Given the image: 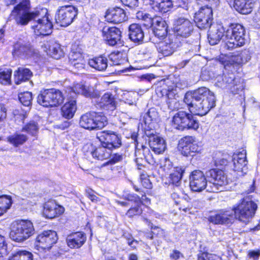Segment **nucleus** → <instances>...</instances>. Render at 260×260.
Returning <instances> with one entry per match:
<instances>
[{
    "label": "nucleus",
    "mask_w": 260,
    "mask_h": 260,
    "mask_svg": "<svg viewBox=\"0 0 260 260\" xmlns=\"http://www.w3.org/2000/svg\"><path fill=\"white\" fill-rule=\"evenodd\" d=\"M224 32H225V41L223 45L224 49L232 50L245 45V29L242 25L238 23L231 24L225 31L222 27L217 25L210 28L208 34L210 44L214 45L218 44L223 37Z\"/></svg>",
    "instance_id": "f257e3e1"
},
{
    "label": "nucleus",
    "mask_w": 260,
    "mask_h": 260,
    "mask_svg": "<svg viewBox=\"0 0 260 260\" xmlns=\"http://www.w3.org/2000/svg\"><path fill=\"white\" fill-rule=\"evenodd\" d=\"M183 102L188 106L189 112L204 115L215 106L216 99L213 92L202 87L192 93H186Z\"/></svg>",
    "instance_id": "f03ea898"
},
{
    "label": "nucleus",
    "mask_w": 260,
    "mask_h": 260,
    "mask_svg": "<svg viewBox=\"0 0 260 260\" xmlns=\"http://www.w3.org/2000/svg\"><path fill=\"white\" fill-rule=\"evenodd\" d=\"M26 23L18 24V25H26L29 21L32 20L31 28L37 36H46L52 32L53 25L49 19L47 9L36 10L26 15Z\"/></svg>",
    "instance_id": "7ed1b4c3"
},
{
    "label": "nucleus",
    "mask_w": 260,
    "mask_h": 260,
    "mask_svg": "<svg viewBox=\"0 0 260 260\" xmlns=\"http://www.w3.org/2000/svg\"><path fill=\"white\" fill-rule=\"evenodd\" d=\"M172 125L176 129L197 130L199 127V122L192 113L179 110L173 116Z\"/></svg>",
    "instance_id": "20e7f679"
},
{
    "label": "nucleus",
    "mask_w": 260,
    "mask_h": 260,
    "mask_svg": "<svg viewBox=\"0 0 260 260\" xmlns=\"http://www.w3.org/2000/svg\"><path fill=\"white\" fill-rule=\"evenodd\" d=\"M34 231V225L30 221H16L12 224L10 237L16 242H23L32 236Z\"/></svg>",
    "instance_id": "39448f33"
},
{
    "label": "nucleus",
    "mask_w": 260,
    "mask_h": 260,
    "mask_svg": "<svg viewBox=\"0 0 260 260\" xmlns=\"http://www.w3.org/2000/svg\"><path fill=\"white\" fill-rule=\"evenodd\" d=\"M107 124V118L102 113L87 112L82 115L79 120L80 126L89 130L102 129Z\"/></svg>",
    "instance_id": "423d86ee"
},
{
    "label": "nucleus",
    "mask_w": 260,
    "mask_h": 260,
    "mask_svg": "<svg viewBox=\"0 0 260 260\" xmlns=\"http://www.w3.org/2000/svg\"><path fill=\"white\" fill-rule=\"evenodd\" d=\"M256 209V204L248 198H245L233 208L232 211L236 218L246 223L253 217Z\"/></svg>",
    "instance_id": "0eeeda50"
},
{
    "label": "nucleus",
    "mask_w": 260,
    "mask_h": 260,
    "mask_svg": "<svg viewBox=\"0 0 260 260\" xmlns=\"http://www.w3.org/2000/svg\"><path fill=\"white\" fill-rule=\"evenodd\" d=\"M62 92L54 88L41 91L37 98L38 103L45 107H53L61 104L64 101Z\"/></svg>",
    "instance_id": "6e6552de"
},
{
    "label": "nucleus",
    "mask_w": 260,
    "mask_h": 260,
    "mask_svg": "<svg viewBox=\"0 0 260 260\" xmlns=\"http://www.w3.org/2000/svg\"><path fill=\"white\" fill-rule=\"evenodd\" d=\"M210 188H207L209 192H218L220 187L228 183L227 177L221 169H212L206 172Z\"/></svg>",
    "instance_id": "1a4fd4ad"
},
{
    "label": "nucleus",
    "mask_w": 260,
    "mask_h": 260,
    "mask_svg": "<svg viewBox=\"0 0 260 260\" xmlns=\"http://www.w3.org/2000/svg\"><path fill=\"white\" fill-rule=\"evenodd\" d=\"M160 168L165 172L170 173V180L173 185L179 187L181 184V179L185 168L183 166L173 167V162L167 157L162 158L160 161Z\"/></svg>",
    "instance_id": "9d476101"
},
{
    "label": "nucleus",
    "mask_w": 260,
    "mask_h": 260,
    "mask_svg": "<svg viewBox=\"0 0 260 260\" xmlns=\"http://www.w3.org/2000/svg\"><path fill=\"white\" fill-rule=\"evenodd\" d=\"M7 5H15L18 3L14 7L12 13L15 16V21L18 24L26 23V14L30 9V2L29 0H6Z\"/></svg>",
    "instance_id": "9b49d317"
},
{
    "label": "nucleus",
    "mask_w": 260,
    "mask_h": 260,
    "mask_svg": "<svg viewBox=\"0 0 260 260\" xmlns=\"http://www.w3.org/2000/svg\"><path fill=\"white\" fill-rule=\"evenodd\" d=\"M77 14V8L73 6L60 7L56 14V22L61 26H67L72 23Z\"/></svg>",
    "instance_id": "f8f14e48"
},
{
    "label": "nucleus",
    "mask_w": 260,
    "mask_h": 260,
    "mask_svg": "<svg viewBox=\"0 0 260 260\" xmlns=\"http://www.w3.org/2000/svg\"><path fill=\"white\" fill-rule=\"evenodd\" d=\"M194 21L196 25L201 29L210 28L213 22V11L211 6L207 5L202 7L195 13Z\"/></svg>",
    "instance_id": "ddd939ff"
},
{
    "label": "nucleus",
    "mask_w": 260,
    "mask_h": 260,
    "mask_svg": "<svg viewBox=\"0 0 260 260\" xmlns=\"http://www.w3.org/2000/svg\"><path fill=\"white\" fill-rule=\"evenodd\" d=\"M12 54L14 56L22 58L38 57L39 55L38 50L30 43L20 39L14 43Z\"/></svg>",
    "instance_id": "4468645a"
},
{
    "label": "nucleus",
    "mask_w": 260,
    "mask_h": 260,
    "mask_svg": "<svg viewBox=\"0 0 260 260\" xmlns=\"http://www.w3.org/2000/svg\"><path fill=\"white\" fill-rule=\"evenodd\" d=\"M193 24L188 19L181 17L176 21L174 31L177 40L189 37L193 32Z\"/></svg>",
    "instance_id": "2eb2a0df"
},
{
    "label": "nucleus",
    "mask_w": 260,
    "mask_h": 260,
    "mask_svg": "<svg viewBox=\"0 0 260 260\" xmlns=\"http://www.w3.org/2000/svg\"><path fill=\"white\" fill-rule=\"evenodd\" d=\"M208 182L206 174L200 170H194L189 175V186L193 191L201 192L206 187L210 188Z\"/></svg>",
    "instance_id": "dca6fc26"
},
{
    "label": "nucleus",
    "mask_w": 260,
    "mask_h": 260,
    "mask_svg": "<svg viewBox=\"0 0 260 260\" xmlns=\"http://www.w3.org/2000/svg\"><path fill=\"white\" fill-rule=\"evenodd\" d=\"M96 137L101 144L105 145L111 150L119 148L121 145L120 137L116 133L111 131L100 132L97 134Z\"/></svg>",
    "instance_id": "f3484780"
},
{
    "label": "nucleus",
    "mask_w": 260,
    "mask_h": 260,
    "mask_svg": "<svg viewBox=\"0 0 260 260\" xmlns=\"http://www.w3.org/2000/svg\"><path fill=\"white\" fill-rule=\"evenodd\" d=\"M179 149L181 153L185 156H193L200 150L194 137L187 136L181 138L179 142Z\"/></svg>",
    "instance_id": "a211bd4d"
},
{
    "label": "nucleus",
    "mask_w": 260,
    "mask_h": 260,
    "mask_svg": "<svg viewBox=\"0 0 260 260\" xmlns=\"http://www.w3.org/2000/svg\"><path fill=\"white\" fill-rule=\"evenodd\" d=\"M180 43L177 42L175 36L169 35L157 44V49L159 53L164 56H168L177 50Z\"/></svg>",
    "instance_id": "6ab92c4d"
},
{
    "label": "nucleus",
    "mask_w": 260,
    "mask_h": 260,
    "mask_svg": "<svg viewBox=\"0 0 260 260\" xmlns=\"http://www.w3.org/2000/svg\"><path fill=\"white\" fill-rule=\"evenodd\" d=\"M58 237L54 231H45L40 234L36 239L37 246L43 249H50L56 243Z\"/></svg>",
    "instance_id": "aec40b11"
},
{
    "label": "nucleus",
    "mask_w": 260,
    "mask_h": 260,
    "mask_svg": "<svg viewBox=\"0 0 260 260\" xmlns=\"http://www.w3.org/2000/svg\"><path fill=\"white\" fill-rule=\"evenodd\" d=\"M102 33L107 43L110 46H115L121 39V31L116 27L105 26L103 28Z\"/></svg>",
    "instance_id": "412c9836"
},
{
    "label": "nucleus",
    "mask_w": 260,
    "mask_h": 260,
    "mask_svg": "<svg viewBox=\"0 0 260 260\" xmlns=\"http://www.w3.org/2000/svg\"><path fill=\"white\" fill-rule=\"evenodd\" d=\"M63 212L64 208L57 204L55 201H49L44 205L43 214L46 218H54Z\"/></svg>",
    "instance_id": "4be33fe9"
},
{
    "label": "nucleus",
    "mask_w": 260,
    "mask_h": 260,
    "mask_svg": "<svg viewBox=\"0 0 260 260\" xmlns=\"http://www.w3.org/2000/svg\"><path fill=\"white\" fill-rule=\"evenodd\" d=\"M105 17L108 21L114 23H122L127 20L124 10L119 7L109 9L106 12Z\"/></svg>",
    "instance_id": "5701e85b"
},
{
    "label": "nucleus",
    "mask_w": 260,
    "mask_h": 260,
    "mask_svg": "<svg viewBox=\"0 0 260 260\" xmlns=\"http://www.w3.org/2000/svg\"><path fill=\"white\" fill-rule=\"evenodd\" d=\"M153 33L154 36L160 39H164L168 37V25L166 22L160 17H154Z\"/></svg>",
    "instance_id": "b1692460"
},
{
    "label": "nucleus",
    "mask_w": 260,
    "mask_h": 260,
    "mask_svg": "<svg viewBox=\"0 0 260 260\" xmlns=\"http://www.w3.org/2000/svg\"><path fill=\"white\" fill-rule=\"evenodd\" d=\"M86 240V235L82 232H76L69 235L66 239L67 243L71 248H78L82 246Z\"/></svg>",
    "instance_id": "393cba45"
},
{
    "label": "nucleus",
    "mask_w": 260,
    "mask_h": 260,
    "mask_svg": "<svg viewBox=\"0 0 260 260\" xmlns=\"http://www.w3.org/2000/svg\"><path fill=\"white\" fill-rule=\"evenodd\" d=\"M128 36L132 41L142 43L144 38V32L142 26L136 23L131 24L128 27Z\"/></svg>",
    "instance_id": "a878e982"
},
{
    "label": "nucleus",
    "mask_w": 260,
    "mask_h": 260,
    "mask_svg": "<svg viewBox=\"0 0 260 260\" xmlns=\"http://www.w3.org/2000/svg\"><path fill=\"white\" fill-rule=\"evenodd\" d=\"M233 215V212L232 211L220 210L218 213L214 215L210 216L209 220L214 224H224L229 223L231 222L230 217Z\"/></svg>",
    "instance_id": "bb28decb"
},
{
    "label": "nucleus",
    "mask_w": 260,
    "mask_h": 260,
    "mask_svg": "<svg viewBox=\"0 0 260 260\" xmlns=\"http://www.w3.org/2000/svg\"><path fill=\"white\" fill-rule=\"evenodd\" d=\"M42 47L44 51L54 59H58L63 55V52L58 43L53 42H47Z\"/></svg>",
    "instance_id": "cd10ccee"
},
{
    "label": "nucleus",
    "mask_w": 260,
    "mask_h": 260,
    "mask_svg": "<svg viewBox=\"0 0 260 260\" xmlns=\"http://www.w3.org/2000/svg\"><path fill=\"white\" fill-rule=\"evenodd\" d=\"M254 0H234V7L242 14L250 13L254 6Z\"/></svg>",
    "instance_id": "c85d7f7f"
},
{
    "label": "nucleus",
    "mask_w": 260,
    "mask_h": 260,
    "mask_svg": "<svg viewBox=\"0 0 260 260\" xmlns=\"http://www.w3.org/2000/svg\"><path fill=\"white\" fill-rule=\"evenodd\" d=\"M149 144L152 150L157 154L164 152L166 148L165 140L156 135H153L149 137Z\"/></svg>",
    "instance_id": "c756f323"
},
{
    "label": "nucleus",
    "mask_w": 260,
    "mask_h": 260,
    "mask_svg": "<svg viewBox=\"0 0 260 260\" xmlns=\"http://www.w3.org/2000/svg\"><path fill=\"white\" fill-rule=\"evenodd\" d=\"M149 5L156 11L161 13H167L173 7L171 0H149Z\"/></svg>",
    "instance_id": "7c9ffc66"
},
{
    "label": "nucleus",
    "mask_w": 260,
    "mask_h": 260,
    "mask_svg": "<svg viewBox=\"0 0 260 260\" xmlns=\"http://www.w3.org/2000/svg\"><path fill=\"white\" fill-rule=\"evenodd\" d=\"M100 104V107L105 110L113 111L116 108L117 102L112 94L107 92L101 98Z\"/></svg>",
    "instance_id": "2f4dec72"
},
{
    "label": "nucleus",
    "mask_w": 260,
    "mask_h": 260,
    "mask_svg": "<svg viewBox=\"0 0 260 260\" xmlns=\"http://www.w3.org/2000/svg\"><path fill=\"white\" fill-rule=\"evenodd\" d=\"M135 144L136 151L135 153L136 156L138 154H140L141 152L143 153L145 160L150 165H154L156 164V159L153 156V154L150 152L149 148L141 144L139 145L137 141H136Z\"/></svg>",
    "instance_id": "473e14b6"
},
{
    "label": "nucleus",
    "mask_w": 260,
    "mask_h": 260,
    "mask_svg": "<svg viewBox=\"0 0 260 260\" xmlns=\"http://www.w3.org/2000/svg\"><path fill=\"white\" fill-rule=\"evenodd\" d=\"M233 161L234 170L235 171L243 172L244 168L246 167L247 162L245 151L243 150L242 152L234 155Z\"/></svg>",
    "instance_id": "72a5a7b5"
},
{
    "label": "nucleus",
    "mask_w": 260,
    "mask_h": 260,
    "mask_svg": "<svg viewBox=\"0 0 260 260\" xmlns=\"http://www.w3.org/2000/svg\"><path fill=\"white\" fill-rule=\"evenodd\" d=\"M32 75V72L28 69L19 67L14 72L15 82L16 84H20L22 82L29 80Z\"/></svg>",
    "instance_id": "f704fd0d"
},
{
    "label": "nucleus",
    "mask_w": 260,
    "mask_h": 260,
    "mask_svg": "<svg viewBox=\"0 0 260 260\" xmlns=\"http://www.w3.org/2000/svg\"><path fill=\"white\" fill-rule=\"evenodd\" d=\"M111 149H109L105 145H102L96 148L91 153L93 157L99 160L108 158L111 155Z\"/></svg>",
    "instance_id": "c9c22d12"
},
{
    "label": "nucleus",
    "mask_w": 260,
    "mask_h": 260,
    "mask_svg": "<svg viewBox=\"0 0 260 260\" xmlns=\"http://www.w3.org/2000/svg\"><path fill=\"white\" fill-rule=\"evenodd\" d=\"M70 63L76 69L81 70L83 69L85 65V60L82 54L77 52H72L70 53Z\"/></svg>",
    "instance_id": "e433bc0d"
},
{
    "label": "nucleus",
    "mask_w": 260,
    "mask_h": 260,
    "mask_svg": "<svg viewBox=\"0 0 260 260\" xmlns=\"http://www.w3.org/2000/svg\"><path fill=\"white\" fill-rule=\"evenodd\" d=\"M76 110V102L74 100H71L66 103L61 108L62 115L67 119L72 118Z\"/></svg>",
    "instance_id": "4c0bfd02"
},
{
    "label": "nucleus",
    "mask_w": 260,
    "mask_h": 260,
    "mask_svg": "<svg viewBox=\"0 0 260 260\" xmlns=\"http://www.w3.org/2000/svg\"><path fill=\"white\" fill-rule=\"evenodd\" d=\"M88 64L91 67L100 71L105 70L108 67L107 59L103 56H99L89 59Z\"/></svg>",
    "instance_id": "58836bf2"
},
{
    "label": "nucleus",
    "mask_w": 260,
    "mask_h": 260,
    "mask_svg": "<svg viewBox=\"0 0 260 260\" xmlns=\"http://www.w3.org/2000/svg\"><path fill=\"white\" fill-rule=\"evenodd\" d=\"M73 91L75 93L81 94L86 97H90L93 95L94 88L90 86H87L82 83H77L73 87Z\"/></svg>",
    "instance_id": "ea45409f"
},
{
    "label": "nucleus",
    "mask_w": 260,
    "mask_h": 260,
    "mask_svg": "<svg viewBox=\"0 0 260 260\" xmlns=\"http://www.w3.org/2000/svg\"><path fill=\"white\" fill-rule=\"evenodd\" d=\"M8 141L15 147L23 144L27 140L26 135L21 134L15 133L7 138Z\"/></svg>",
    "instance_id": "a19ab883"
},
{
    "label": "nucleus",
    "mask_w": 260,
    "mask_h": 260,
    "mask_svg": "<svg viewBox=\"0 0 260 260\" xmlns=\"http://www.w3.org/2000/svg\"><path fill=\"white\" fill-rule=\"evenodd\" d=\"M122 56L123 53L122 52H114L109 55V58L112 62V65H120L125 61V59L122 57Z\"/></svg>",
    "instance_id": "79ce46f5"
},
{
    "label": "nucleus",
    "mask_w": 260,
    "mask_h": 260,
    "mask_svg": "<svg viewBox=\"0 0 260 260\" xmlns=\"http://www.w3.org/2000/svg\"><path fill=\"white\" fill-rule=\"evenodd\" d=\"M166 103L168 109L172 111H177V112L182 108V104L179 102L175 96L169 98L166 100Z\"/></svg>",
    "instance_id": "37998d69"
},
{
    "label": "nucleus",
    "mask_w": 260,
    "mask_h": 260,
    "mask_svg": "<svg viewBox=\"0 0 260 260\" xmlns=\"http://www.w3.org/2000/svg\"><path fill=\"white\" fill-rule=\"evenodd\" d=\"M12 204L11 198L7 196H0V211L1 213H5Z\"/></svg>",
    "instance_id": "c03bdc74"
},
{
    "label": "nucleus",
    "mask_w": 260,
    "mask_h": 260,
    "mask_svg": "<svg viewBox=\"0 0 260 260\" xmlns=\"http://www.w3.org/2000/svg\"><path fill=\"white\" fill-rule=\"evenodd\" d=\"M16 260H32V254L26 250H19L13 254Z\"/></svg>",
    "instance_id": "a18cd8bd"
},
{
    "label": "nucleus",
    "mask_w": 260,
    "mask_h": 260,
    "mask_svg": "<svg viewBox=\"0 0 260 260\" xmlns=\"http://www.w3.org/2000/svg\"><path fill=\"white\" fill-rule=\"evenodd\" d=\"M12 70L7 69L6 70H0V82L2 84H8L11 82V77Z\"/></svg>",
    "instance_id": "49530a36"
},
{
    "label": "nucleus",
    "mask_w": 260,
    "mask_h": 260,
    "mask_svg": "<svg viewBox=\"0 0 260 260\" xmlns=\"http://www.w3.org/2000/svg\"><path fill=\"white\" fill-rule=\"evenodd\" d=\"M38 129L37 123L30 121L22 128V131L26 132L32 136H35L38 133Z\"/></svg>",
    "instance_id": "de8ad7c7"
},
{
    "label": "nucleus",
    "mask_w": 260,
    "mask_h": 260,
    "mask_svg": "<svg viewBox=\"0 0 260 260\" xmlns=\"http://www.w3.org/2000/svg\"><path fill=\"white\" fill-rule=\"evenodd\" d=\"M224 66H238L243 64L242 59L241 58L239 54L237 55H232L228 58V60H225L223 62Z\"/></svg>",
    "instance_id": "09e8293b"
},
{
    "label": "nucleus",
    "mask_w": 260,
    "mask_h": 260,
    "mask_svg": "<svg viewBox=\"0 0 260 260\" xmlns=\"http://www.w3.org/2000/svg\"><path fill=\"white\" fill-rule=\"evenodd\" d=\"M20 102L25 106H29L32 101V94L30 92H24L19 94Z\"/></svg>",
    "instance_id": "8fccbe9b"
},
{
    "label": "nucleus",
    "mask_w": 260,
    "mask_h": 260,
    "mask_svg": "<svg viewBox=\"0 0 260 260\" xmlns=\"http://www.w3.org/2000/svg\"><path fill=\"white\" fill-rule=\"evenodd\" d=\"M137 17L138 18L144 20L145 22L144 25L147 26H152L153 24L154 23L153 21L154 17L152 18L149 14H144L143 12H139L137 13Z\"/></svg>",
    "instance_id": "3c124183"
},
{
    "label": "nucleus",
    "mask_w": 260,
    "mask_h": 260,
    "mask_svg": "<svg viewBox=\"0 0 260 260\" xmlns=\"http://www.w3.org/2000/svg\"><path fill=\"white\" fill-rule=\"evenodd\" d=\"M157 94L159 96H166L168 99L169 98L175 96V93L172 90L165 87H158L156 90Z\"/></svg>",
    "instance_id": "603ef678"
},
{
    "label": "nucleus",
    "mask_w": 260,
    "mask_h": 260,
    "mask_svg": "<svg viewBox=\"0 0 260 260\" xmlns=\"http://www.w3.org/2000/svg\"><path fill=\"white\" fill-rule=\"evenodd\" d=\"M141 204H137L134 207H131L126 212V215L129 217H133L142 213V210L140 208Z\"/></svg>",
    "instance_id": "864d4df0"
},
{
    "label": "nucleus",
    "mask_w": 260,
    "mask_h": 260,
    "mask_svg": "<svg viewBox=\"0 0 260 260\" xmlns=\"http://www.w3.org/2000/svg\"><path fill=\"white\" fill-rule=\"evenodd\" d=\"M224 80L227 83V88L231 89V87L235 82L237 83L238 78H236L234 75L232 73L224 74Z\"/></svg>",
    "instance_id": "5fc2aeb1"
},
{
    "label": "nucleus",
    "mask_w": 260,
    "mask_h": 260,
    "mask_svg": "<svg viewBox=\"0 0 260 260\" xmlns=\"http://www.w3.org/2000/svg\"><path fill=\"white\" fill-rule=\"evenodd\" d=\"M146 197L145 195L142 196V198H140L138 195L135 194H128L126 195L125 197V199L128 201L134 202L135 204H142V200H144L143 197Z\"/></svg>",
    "instance_id": "6e6d98bb"
},
{
    "label": "nucleus",
    "mask_w": 260,
    "mask_h": 260,
    "mask_svg": "<svg viewBox=\"0 0 260 260\" xmlns=\"http://www.w3.org/2000/svg\"><path fill=\"white\" fill-rule=\"evenodd\" d=\"M215 256L207 252L200 251L198 254V260H214Z\"/></svg>",
    "instance_id": "4d7b16f0"
},
{
    "label": "nucleus",
    "mask_w": 260,
    "mask_h": 260,
    "mask_svg": "<svg viewBox=\"0 0 260 260\" xmlns=\"http://www.w3.org/2000/svg\"><path fill=\"white\" fill-rule=\"evenodd\" d=\"M238 80L237 83L235 82L231 87V90L234 94H237L244 89L243 83L240 82V79L238 78Z\"/></svg>",
    "instance_id": "13d9d810"
},
{
    "label": "nucleus",
    "mask_w": 260,
    "mask_h": 260,
    "mask_svg": "<svg viewBox=\"0 0 260 260\" xmlns=\"http://www.w3.org/2000/svg\"><path fill=\"white\" fill-rule=\"evenodd\" d=\"M260 256V249L249 250L247 253V257L252 260H257Z\"/></svg>",
    "instance_id": "bf43d9fd"
},
{
    "label": "nucleus",
    "mask_w": 260,
    "mask_h": 260,
    "mask_svg": "<svg viewBox=\"0 0 260 260\" xmlns=\"http://www.w3.org/2000/svg\"><path fill=\"white\" fill-rule=\"evenodd\" d=\"M6 249L7 245L5 243V237L0 235V257L6 254Z\"/></svg>",
    "instance_id": "052dcab7"
},
{
    "label": "nucleus",
    "mask_w": 260,
    "mask_h": 260,
    "mask_svg": "<svg viewBox=\"0 0 260 260\" xmlns=\"http://www.w3.org/2000/svg\"><path fill=\"white\" fill-rule=\"evenodd\" d=\"M121 3L131 8L137 7L139 5V0H120Z\"/></svg>",
    "instance_id": "680f3d73"
},
{
    "label": "nucleus",
    "mask_w": 260,
    "mask_h": 260,
    "mask_svg": "<svg viewBox=\"0 0 260 260\" xmlns=\"http://www.w3.org/2000/svg\"><path fill=\"white\" fill-rule=\"evenodd\" d=\"M157 116V113L154 109H150L146 114L144 116V118L146 121H152L155 120Z\"/></svg>",
    "instance_id": "e2e57ef3"
},
{
    "label": "nucleus",
    "mask_w": 260,
    "mask_h": 260,
    "mask_svg": "<svg viewBox=\"0 0 260 260\" xmlns=\"http://www.w3.org/2000/svg\"><path fill=\"white\" fill-rule=\"evenodd\" d=\"M224 78V75L219 76L217 78V82L215 83L217 86L223 89L227 88V83Z\"/></svg>",
    "instance_id": "0e129e2a"
},
{
    "label": "nucleus",
    "mask_w": 260,
    "mask_h": 260,
    "mask_svg": "<svg viewBox=\"0 0 260 260\" xmlns=\"http://www.w3.org/2000/svg\"><path fill=\"white\" fill-rule=\"evenodd\" d=\"M241 58L242 59L243 63H245L251 59L249 51L244 50L240 54Z\"/></svg>",
    "instance_id": "69168bd1"
},
{
    "label": "nucleus",
    "mask_w": 260,
    "mask_h": 260,
    "mask_svg": "<svg viewBox=\"0 0 260 260\" xmlns=\"http://www.w3.org/2000/svg\"><path fill=\"white\" fill-rule=\"evenodd\" d=\"M14 114L16 120L20 119L22 122L26 117V114L22 111L19 112L18 110H15Z\"/></svg>",
    "instance_id": "338daca9"
},
{
    "label": "nucleus",
    "mask_w": 260,
    "mask_h": 260,
    "mask_svg": "<svg viewBox=\"0 0 260 260\" xmlns=\"http://www.w3.org/2000/svg\"><path fill=\"white\" fill-rule=\"evenodd\" d=\"M123 236L125 238H126L127 240L128 244L131 246L132 247L135 248L136 247V245L138 244V241L135 240H132V236L129 234H124Z\"/></svg>",
    "instance_id": "774afa93"
}]
</instances>
